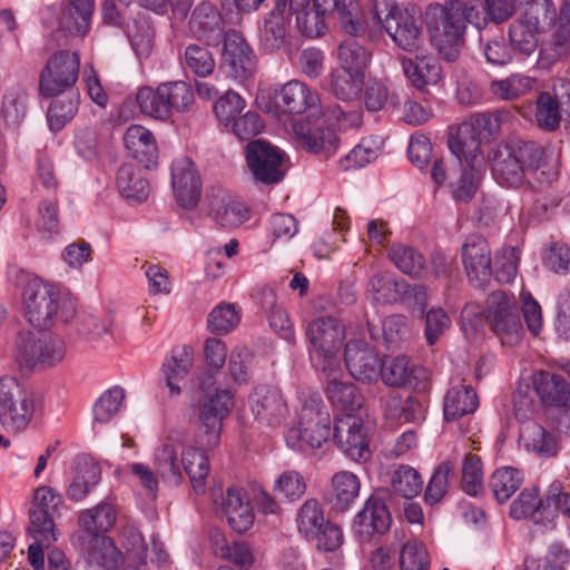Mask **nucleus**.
I'll return each mask as SVG.
<instances>
[{
	"instance_id": "f257e3e1",
	"label": "nucleus",
	"mask_w": 570,
	"mask_h": 570,
	"mask_svg": "<svg viewBox=\"0 0 570 570\" xmlns=\"http://www.w3.org/2000/svg\"><path fill=\"white\" fill-rule=\"evenodd\" d=\"M8 279L22 288V306L26 321L39 331L51 328L57 322L69 323L77 314V301L57 284L12 266Z\"/></svg>"
},
{
	"instance_id": "f03ea898",
	"label": "nucleus",
	"mask_w": 570,
	"mask_h": 570,
	"mask_svg": "<svg viewBox=\"0 0 570 570\" xmlns=\"http://www.w3.org/2000/svg\"><path fill=\"white\" fill-rule=\"evenodd\" d=\"M489 158L493 178L508 187L520 186L527 175H532L542 185H550L559 175L554 166L548 165L543 147L534 141L499 144Z\"/></svg>"
},
{
	"instance_id": "7ed1b4c3",
	"label": "nucleus",
	"mask_w": 570,
	"mask_h": 570,
	"mask_svg": "<svg viewBox=\"0 0 570 570\" xmlns=\"http://www.w3.org/2000/svg\"><path fill=\"white\" fill-rule=\"evenodd\" d=\"M298 423L287 430L286 444L298 452L314 453L331 440V415L317 393H303Z\"/></svg>"
},
{
	"instance_id": "20e7f679",
	"label": "nucleus",
	"mask_w": 570,
	"mask_h": 570,
	"mask_svg": "<svg viewBox=\"0 0 570 570\" xmlns=\"http://www.w3.org/2000/svg\"><path fill=\"white\" fill-rule=\"evenodd\" d=\"M195 446H186L178 459L177 448L173 444H164L155 452V466L157 473L168 482L178 484L183 478L181 469L188 475L190 484L197 494L205 493L206 479L209 473V459L205 450Z\"/></svg>"
},
{
	"instance_id": "39448f33",
	"label": "nucleus",
	"mask_w": 570,
	"mask_h": 570,
	"mask_svg": "<svg viewBox=\"0 0 570 570\" xmlns=\"http://www.w3.org/2000/svg\"><path fill=\"white\" fill-rule=\"evenodd\" d=\"M431 39L446 61H454L464 42V2L431 3L426 11Z\"/></svg>"
},
{
	"instance_id": "423d86ee",
	"label": "nucleus",
	"mask_w": 570,
	"mask_h": 570,
	"mask_svg": "<svg viewBox=\"0 0 570 570\" xmlns=\"http://www.w3.org/2000/svg\"><path fill=\"white\" fill-rule=\"evenodd\" d=\"M305 337L315 368L333 375L340 368L338 353L345 340L344 324L335 316H318L306 325Z\"/></svg>"
},
{
	"instance_id": "0eeeda50",
	"label": "nucleus",
	"mask_w": 570,
	"mask_h": 570,
	"mask_svg": "<svg viewBox=\"0 0 570 570\" xmlns=\"http://www.w3.org/2000/svg\"><path fill=\"white\" fill-rule=\"evenodd\" d=\"M508 114L504 111L481 112L472 115L469 120L462 122L455 134L448 139L450 151L462 161V157L469 160H484L480 145L499 136L501 125Z\"/></svg>"
},
{
	"instance_id": "6e6552de",
	"label": "nucleus",
	"mask_w": 570,
	"mask_h": 570,
	"mask_svg": "<svg viewBox=\"0 0 570 570\" xmlns=\"http://www.w3.org/2000/svg\"><path fill=\"white\" fill-rule=\"evenodd\" d=\"M259 106L266 114L284 122L283 118L289 115L321 114L318 94L299 80L269 88L267 95L261 96Z\"/></svg>"
},
{
	"instance_id": "1a4fd4ad",
	"label": "nucleus",
	"mask_w": 570,
	"mask_h": 570,
	"mask_svg": "<svg viewBox=\"0 0 570 570\" xmlns=\"http://www.w3.org/2000/svg\"><path fill=\"white\" fill-rule=\"evenodd\" d=\"M373 14L400 49L413 52L422 46L423 30L420 18L400 8L394 0H374Z\"/></svg>"
},
{
	"instance_id": "9d476101",
	"label": "nucleus",
	"mask_w": 570,
	"mask_h": 570,
	"mask_svg": "<svg viewBox=\"0 0 570 570\" xmlns=\"http://www.w3.org/2000/svg\"><path fill=\"white\" fill-rule=\"evenodd\" d=\"M35 412L33 395L17 379H0V422L10 432L27 429Z\"/></svg>"
},
{
	"instance_id": "9b49d317",
	"label": "nucleus",
	"mask_w": 570,
	"mask_h": 570,
	"mask_svg": "<svg viewBox=\"0 0 570 570\" xmlns=\"http://www.w3.org/2000/svg\"><path fill=\"white\" fill-rule=\"evenodd\" d=\"M485 320L503 345H515L523 336L519 307L513 296L503 291L492 292L487 298Z\"/></svg>"
},
{
	"instance_id": "f8f14e48",
	"label": "nucleus",
	"mask_w": 570,
	"mask_h": 570,
	"mask_svg": "<svg viewBox=\"0 0 570 570\" xmlns=\"http://www.w3.org/2000/svg\"><path fill=\"white\" fill-rule=\"evenodd\" d=\"M80 57L77 52L59 50L46 62L39 73V92L52 98L71 89L79 76Z\"/></svg>"
},
{
	"instance_id": "ddd939ff",
	"label": "nucleus",
	"mask_w": 570,
	"mask_h": 570,
	"mask_svg": "<svg viewBox=\"0 0 570 570\" xmlns=\"http://www.w3.org/2000/svg\"><path fill=\"white\" fill-rule=\"evenodd\" d=\"M234 406V395L229 390H216L198 400V417L202 423V434L198 444L208 449L215 448L220 439L223 421Z\"/></svg>"
},
{
	"instance_id": "4468645a",
	"label": "nucleus",
	"mask_w": 570,
	"mask_h": 570,
	"mask_svg": "<svg viewBox=\"0 0 570 570\" xmlns=\"http://www.w3.org/2000/svg\"><path fill=\"white\" fill-rule=\"evenodd\" d=\"M246 163L254 178L264 184H276L285 176V154L265 140H252L245 148Z\"/></svg>"
},
{
	"instance_id": "2eb2a0df",
	"label": "nucleus",
	"mask_w": 570,
	"mask_h": 570,
	"mask_svg": "<svg viewBox=\"0 0 570 570\" xmlns=\"http://www.w3.org/2000/svg\"><path fill=\"white\" fill-rule=\"evenodd\" d=\"M278 7H287L288 16L295 17L302 36L315 39L327 29L326 19L331 14L333 0H273Z\"/></svg>"
},
{
	"instance_id": "dca6fc26",
	"label": "nucleus",
	"mask_w": 570,
	"mask_h": 570,
	"mask_svg": "<svg viewBox=\"0 0 570 570\" xmlns=\"http://www.w3.org/2000/svg\"><path fill=\"white\" fill-rule=\"evenodd\" d=\"M66 355V343L58 336L36 338L33 334H20L17 357L28 367L40 365L52 367L60 363Z\"/></svg>"
},
{
	"instance_id": "f3484780",
	"label": "nucleus",
	"mask_w": 570,
	"mask_h": 570,
	"mask_svg": "<svg viewBox=\"0 0 570 570\" xmlns=\"http://www.w3.org/2000/svg\"><path fill=\"white\" fill-rule=\"evenodd\" d=\"M333 440L341 452L354 462H366L371 458L367 433L361 417L353 414L337 416Z\"/></svg>"
},
{
	"instance_id": "a211bd4d",
	"label": "nucleus",
	"mask_w": 570,
	"mask_h": 570,
	"mask_svg": "<svg viewBox=\"0 0 570 570\" xmlns=\"http://www.w3.org/2000/svg\"><path fill=\"white\" fill-rule=\"evenodd\" d=\"M220 66L236 80H246L254 73L256 55L239 31L225 32Z\"/></svg>"
},
{
	"instance_id": "6ab92c4d",
	"label": "nucleus",
	"mask_w": 570,
	"mask_h": 570,
	"mask_svg": "<svg viewBox=\"0 0 570 570\" xmlns=\"http://www.w3.org/2000/svg\"><path fill=\"white\" fill-rule=\"evenodd\" d=\"M461 259L473 286L483 287L490 282L492 276L491 249L483 236L471 234L465 238L461 247Z\"/></svg>"
},
{
	"instance_id": "aec40b11",
	"label": "nucleus",
	"mask_w": 570,
	"mask_h": 570,
	"mask_svg": "<svg viewBox=\"0 0 570 570\" xmlns=\"http://www.w3.org/2000/svg\"><path fill=\"white\" fill-rule=\"evenodd\" d=\"M171 187L179 206L186 209L197 206L202 196V179L190 158L181 156L174 159Z\"/></svg>"
},
{
	"instance_id": "412c9836",
	"label": "nucleus",
	"mask_w": 570,
	"mask_h": 570,
	"mask_svg": "<svg viewBox=\"0 0 570 570\" xmlns=\"http://www.w3.org/2000/svg\"><path fill=\"white\" fill-rule=\"evenodd\" d=\"M344 361L350 374L357 381L371 383L380 376L381 360L363 340L347 341Z\"/></svg>"
},
{
	"instance_id": "4be33fe9",
	"label": "nucleus",
	"mask_w": 570,
	"mask_h": 570,
	"mask_svg": "<svg viewBox=\"0 0 570 570\" xmlns=\"http://www.w3.org/2000/svg\"><path fill=\"white\" fill-rule=\"evenodd\" d=\"M249 406L255 419L267 426L279 425L288 412L282 393L266 385L254 390L249 396Z\"/></svg>"
},
{
	"instance_id": "5701e85b",
	"label": "nucleus",
	"mask_w": 570,
	"mask_h": 570,
	"mask_svg": "<svg viewBox=\"0 0 570 570\" xmlns=\"http://www.w3.org/2000/svg\"><path fill=\"white\" fill-rule=\"evenodd\" d=\"M392 524L387 505L381 498L370 497L363 509L354 518V531L363 541L374 534H384Z\"/></svg>"
},
{
	"instance_id": "b1692460",
	"label": "nucleus",
	"mask_w": 570,
	"mask_h": 570,
	"mask_svg": "<svg viewBox=\"0 0 570 570\" xmlns=\"http://www.w3.org/2000/svg\"><path fill=\"white\" fill-rule=\"evenodd\" d=\"M289 17L287 7H278L274 2L273 10L264 17L258 29L262 50L274 52L285 48L289 39Z\"/></svg>"
},
{
	"instance_id": "393cba45",
	"label": "nucleus",
	"mask_w": 570,
	"mask_h": 570,
	"mask_svg": "<svg viewBox=\"0 0 570 570\" xmlns=\"http://www.w3.org/2000/svg\"><path fill=\"white\" fill-rule=\"evenodd\" d=\"M532 384L544 406L570 409V383L561 374L538 371L532 376Z\"/></svg>"
},
{
	"instance_id": "a878e982",
	"label": "nucleus",
	"mask_w": 570,
	"mask_h": 570,
	"mask_svg": "<svg viewBox=\"0 0 570 570\" xmlns=\"http://www.w3.org/2000/svg\"><path fill=\"white\" fill-rule=\"evenodd\" d=\"M540 21L531 11L514 19L509 27V41L517 57H530L539 46Z\"/></svg>"
},
{
	"instance_id": "bb28decb",
	"label": "nucleus",
	"mask_w": 570,
	"mask_h": 570,
	"mask_svg": "<svg viewBox=\"0 0 570 570\" xmlns=\"http://www.w3.org/2000/svg\"><path fill=\"white\" fill-rule=\"evenodd\" d=\"M188 28L190 33L207 43H217L224 33V22L218 9L203 1L191 12Z\"/></svg>"
},
{
	"instance_id": "cd10ccee",
	"label": "nucleus",
	"mask_w": 570,
	"mask_h": 570,
	"mask_svg": "<svg viewBox=\"0 0 570 570\" xmlns=\"http://www.w3.org/2000/svg\"><path fill=\"white\" fill-rule=\"evenodd\" d=\"M85 546L86 564L94 570H116L125 561L122 552L108 535L87 538Z\"/></svg>"
},
{
	"instance_id": "c85d7f7f",
	"label": "nucleus",
	"mask_w": 570,
	"mask_h": 570,
	"mask_svg": "<svg viewBox=\"0 0 570 570\" xmlns=\"http://www.w3.org/2000/svg\"><path fill=\"white\" fill-rule=\"evenodd\" d=\"M210 214L214 220L225 228L238 227L250 218L249 208L226 191H219L213 197Z\"/></svg>"
},
{
	"instance_id": "c756f323",
	"label": "nucleus",
	"mask_w": 570,
	"mask_h": 570,
	"mask_svg": "<svg viewBox=\"0 0 570 570\" xmlns=\"http://www.w3.org/2000/svg\"><path fill=\"white\" fill-rule=\"evenodd\" d=\"M293 132L303 147L314 154L330 151L336 141L335 132L325 126V121L320 118L317 122L313 124L302 120L295 121Z\"/></svg>"
},
{
	"instance_id": "7c9ffc66",
	"label": "nucleus",
	"mask_w": 570,
	"mask_h": 570,
	"mask_svg": "<svg viewBox=\"0 0 570 570\" xmlns=\"http://www.w3.org/2000/svg\"><path fill=\"white\" fill-rule=\"evenodd\" d=\"M223 509L230 528L238 533L249 530L255 520L254 510L239 488H229L223 500Z\"/></svg>"
},
{
	"instance_id": "2f4dec72",
	"label": "nucleus",
	"mask_w": 570,
	"mask_h": 570,
	"mask_svg": "<svg viewBox=\"0 0 570 570\" xmlns=\"http://www.w3.org/2000/svg\"><path fill=\"white\" fill-rule=\"evenodd\" d=\"M124 142L131 157L146 168L156 163L158 148L149 129L140 125H131L124 135Z\"/></svg>"
},
{
	"instance_id": "473e14b6",
	"label": "nucleus",
	"mask_w": 570,
	"mask_h": 570,
	"mask_svg": "<svg viewBox=\"0 0 570 570\" xmlns=\"http://www.w3.org/2000/svg\"><path fill=\"white\" fill-rule=\"evenodd\" d=\"M117 521V509L114 502L102 501L90 509L79 513L78 524L87 538L105 535L110 531Z\"/></svg>"
},
{
	"instance_id": "72a5a7b5",
	"label": "nucleus",
	"mask_w": 570,
	"mask_h": 570,
	"mask_svg": "<svg viewBox=\"0 0 570 570\" xmlns=\"http://www.w3.org/2000/svg\"><path fill=\"white\" fill-rule=\"evenodd\" d=\"M401 65L405 77L420 90L436 85L442 78V67L434 58L421 57L413 60L403 57Z\"/></svg>"
},
{
	"instance_id": "f704fd0d",
	"label": "nucleus",
	"mask_w": 570,
	"mask_h": 570,
	"mask_svg": "<svg viewBox=\"0 0 570 570\" xmlns=\"http://www.w3.org/2000/svg\"><path fill=\"white\" fill-rule=\"evenodd\" d=\"M332 508L338 512L347 511L356 501L361 490L360 478L350 471H338L332 476Z\"/></svg>"
},
{
	"instance_id": "c9c22d12",
	"label": "nucleus",
	"mask_w": 570,
	"mask_h": 570,
	"mask_svg": "<svg viewBox=\"0 0 570 570\" xmlns=\"http://www.w3.org/2000/svg\"><path fill=\"white\" fill-rule=\"evenodd\" d=\"M95 0H68L60 26L71 35L85 36L91 27Z\"/></svg>"
},
{
	"instance_id": "e433bc0d",
	"label": "nucleus",
	"mask_w": 570,
	"mask_h": 570,
	"mask_svg": "<svg viewBox=\"0 0 570 570\" xmlns=\"http://www.w3.org/2000/svg\"><path fill=\"white\" fill-rule=\"evenodd\" d=\"M372 53L355 39H346L337 47L336 60L341 69L366 77Z\"/></svg>"
},
{
	"instance_id": "4c0bfd02",
	"label": "nucleus",
	"mask_w": 570,
	"mask_h": 570,
	"mask_svg": "<svg viewBox=\"0 0 570 570\" xmlns=\"http://www.w3.org/2000/svg\"><path fill=\"white\" fill-rule=\"evenodd\" d=\"M478 406V395L471 386H453L444 396V419L448 422L455 421L463 415L473 413Z\"/></svg>"
},
{
	"instance_id": "58836bf2",
	"label": "nucleus",
	"mask_w": 570,
	"mask_h": 570,
	"mask_svg": "<svg viewBox=\"0 0 570 570\" xmlns=\"http://www.w3.org/2000/svg\"><path fill=\"white\" fill-rule=\"evenodd\" d=\"M389 258L397 269L413 278H423L428 274L424 255L413 246L393 244L389 249Z\"/></svg>"
},
{
	"instance_id": "ea45409f",
	"label": "nucleus",
	"mask_w": 570,
	"mask_h": 570,
	"mask_svg": "<svg viewBox=\"0 0 570 570\" xmlns=\"http://www.w3.org/2000/svg\"><path fill=\"white\" fill-rule=\"evenodd\" d=\"M521 439L527 451L542 459L554 458L560 451L556 435L537 423L527 425L521 433Z\"/></svg>"
},
{
	"instance_id": "a19ab883",
	"label": "nucleus",
	"mask_w": 570,
	"mask_h": 570,
	"mask_svg": "<svg viewBox=\"0 0 570 570\" xmlns=\"http://www.w3.org/2000/svg\"><path fill=\"white\" fill-rule=\"evenodd\" d=\"M191 366V347L183 345L173 348L170 358L163 365L166 384L171 395L180 394L179 382L185 379Z\"/></svg>"
},
{
	"instance_id": "79ce46f5",
	"label": "nucleus",
	"mask_w": 570,
	"mask_h": 570,
	"mask_svg": "<svg viewBox=\"0 0 570 570\" xmlns=\"http://www.w3.org/2000/svg\"><path fill=\"white\" fill-rule=\"evenodd\" d=\"M179 62L186 72L195 77H209L216 67V62L210 50L198 43H190L179 52Z\"/></svg>"
},
{
	"instance_id": "37998d69",
	"label": "nucleus",
	"mask_w": 570,
	"mask_h": 570,
	"mask_svg": "<svg viewBox=\"0 0 570 570\" xmlns=\"http://www.w3.org/2000/svg\"><path fill=\"white\" fill-rule=\"evenodd\" d=\"M399 562L401 570H429L431 559L425 543L415 538H403L399 544Z\"/></svg>"
},
{
	"instance_id": "c03bdc74",
	"label": "nucleus",
	"mask_w": 570,
	"mask_h": 570,
	"mask_svg": "<svg viewBox=\"0 0 570 570\" xmlns=\"http://www.w3.org/2000/svg\"><path fill=\"white\" fill-rule=\"evenodd\" d=\"M101 469L92 461H83L77 466L76 475L66 494L71 501H81L100 482Z\"/></svg>"
},
{
	"instance_id": "a18cd8bd",
	"label": "nucleus",
	"mask_w": 570,
	"mask_h": 570,
	"mask_svg": "<svg viewBox=\"0 0 570 570\" xmlns=\"http://www.w3.org/2000/svg\"><path fill=\"white\" fill-rule=\"evenodd\" d=\"M214 550L218 558L230 562L239 570H249L255 562L249 544L243 540L215 539Z\"/></svg>"
},
{
	"instance_id": "49530a36",
	"label": "nucleus",
	"mask_w": 570,
	"mask_h": 570,
	"mask_svg": "<svg viewBox=\"0 0 570 570\" xmlns=\"http://www.w3.org/2000/svg\"><path fill=\"white\" fill-rule=\"evenodd\" d=\"M116 184L122 197L136 202H144L149 195V183L137 173L132 165L124 164L119 167Z\"/></svg>"
},
{
	"instance_id": "de8ad7c7",
	"label": "nucleus",
	"mask_w": 570,
	"mask_h": 570,
	"mask_svg": "<svg viewBox=\"0 0 570 570\" xmlns=\"http://www.w3.org/2000/svg\"><path fill=\"white\" fill-rule=\"evenodd\" d=\"M331 89L343 101L357 99L363 91L365 77L335 67L331 73Z\"/></svg>"
},
{
	"instance_id": "09e8293b",
	"label": "nucleus",
	"mask_w": 570,
	"mask_h": 570,
	"mask_svg": "<svg viewBox=\"0 0 570 570\" xmlns=\"http://www.w3.org/2000/svg\"><path fill=\"white\" fill-rule=\"evenodd\" d=\"M414 366L407 356L401 355L381 362L380 375L382 381L394 387L413 385L416 377H413Z\"/></svg>"
},
{
	"instance_id": "8fccbe9b",
	"label": "nucleus",
	"mask_w": 570,
	"mask_h": 570,
	"mask_svg": "<svg viewBox=\"0 0 570 570\" xmlns=\"http://www.w3.org/2000/svg\"><path fill=\"white\" fill-rule=\"evenodd\" d=\"M522 473L511 466L497 469L489 481V487L498 502L508 501L521 487Z\"/></svg>"
},
{
	"instance_id": "3c124183",
	"label": "nucleus",
	"mask_w": 570,
	"mask_h": 570,
	"mask_svg": "<svg viewBox=\"0 0 570 570\" xmlns=\"http://www.w3.org/2000/svg\"><path fill=\"white\" fill-rule=\"evenodd\" d=\"M546 511L552 518V505L547 504V493L540 498L538 488L524 489L511 503L510 517L515 520L525 519L537 511Z\"/></svg>"
},
{
	"instance_id": "603ef678",
	"label": "nucleus",
	"mask_w": 570,
	"mask_h": 570,
	"mask_svg": "<svg viewBox=\"0 0 570 570\" xmlns=\"http://www.w3.org/2000/svg\"><path fill=\"white\" fill-rule=\"evenodd\" d=\"M465 163L459 180L451 185L452 196L456 202H469L472 199L478 190L481 174L479 166L483 164V160H469L466 157H462V163Z\"/></svg>"
},
{
	"instance_id": "864d4df0",
	"label": "nucleus",
	"mask_w": 570,
	"mask_h": 570,
	"mask_svg": "<svg viewBox=\"0 0 570 570\" xmlns=\"http://www.w3.org/2000/svg\"><path fill=\"white\" fill-rule=\"evenodd\" d=\"M165 97L169 117L175 112L186 111L195 100L194 89L190 83L176 80L160 83Z\"/></svg>"
},
{
	"instance_id": "5fc2aeb1",
	"label": "nucleus",
	"mask_w": 570,
	"mask_h": 570,
	"mask_svg": "<svg viewBox=\"0 0 570 570\" xmlns=\"http://www.w3.org/2000/svg\"><path fill=\"white\" fill-rule=\"evenodd\" d=\"M535 80L529 76L513 73L505 79L492 80L490 91L501 100H513L528 94Z\"/></svg>"
},
{
	"instance_id": "6e6d98bb",
	"label": "nucleus",
	"mask_w": 570,
	"mask_h": 570,
	"mask_svg": "<svg viewBox=\"0 0 570 570\" xmlns=\"http://www.w3.org/2000/svg\"><path fill=\"white\" fill-rule=\"evenodd\" d=\"M326 394L334 406L343 410L354 411L363 403L362 395L352 382L338 381L335 377L328 382Z\"/></svg>"
},
{
	"instance_id": "4d7b16f0",
	"label": "nucleus",
	"mask_w": 570,
	"mask_h": 570,
	"mask_svg": "<svg viewBox=\"0 0 570 570\" xmlns=\"http://www.w3.org/2000/svg\"><path fill=\"white\" fill-rule=\"evenodd\" d=\"M79 101V94L73 92L67 98L56 99L50 104L47 112V119L51 131H60L75 118L78 111Z\"/></svg>"
},
{
	"instance_id": "13d9d810",
	"label": "nucleus",
	"mask_w": 570,
	"mask_h": 570,
	"mask_svg": "<svg viewBox=\"0 0 570 570\" xmlns=\"http://www.w3.org/2000/svg\"><path fill=\"white\" fill-rule=\"evenodd\" d=\"M391 487L395 493L412 499L421 493L423 480L414 468L401 464L392 472Z\"/></svg>"
},
{
	"instance_id": "bf43d9fd",
	"label": "nucleus",
	"mask_w": 570,
	"mask_h": 570,
	"mask_svg": "<svg viewBox=\"0 0 570 570\" xmlns=\"http://www.w3.org/2000/svg\"><path fill=\"white\" fill-rule=\"evenodd\" d=\"M125 396V390L120 386L105 391L94 405V424L109 423L120 411Z\"/></svg>"
},
{
	"instance_id": "052dcab7",
	"label": "nucleus",
	"mask_w": 570,
	"mask_h": 570,
	"mask_svg": "<svg viewBox=\"0 0 570 570\" xmlns=\"http://www.w3.org/2000/svg\"><path fill=\"white\" fill-rule=\"evenodd\" d=\"M136 101L140 111L146 116L158 120L170 118L160 85L155 89L149 86L140 88L137 91Z\"/></svg>"
},
{
	"instance_id": "680f3d73",
	"label": "nucleus",
	"mask_w": 570,
	"mask_h": 570,
	"mask_svg": "<svg viewBox=\"0 0 570 570\" xmlns=\"http://www.w3.org/2000/svg\"><path fill=\"white\" fill-rule=\"evenodd\" d=\"M383 146L380 136H371L363 138L345 157L343 166L346 170L356 169L368 165L375 160Z\"/></svg>"
},
{
	"instance_id": "e2e57ef3",
	"label": "nucleus",
	"mask_w": 570,
	"mask_h": 570,
	"mask_svg": "<svg viewBox=\"0 0 570 570\" xmlns=\"http://www.w3.org/2000/svg\"><path fill=\"white\" fill-rule=\"evenodd\" d=\"M239 321L240 314L235 304L223 302L208 314L207 326L213 334L226 335L239 324Z\"/></svg>"
},
{
	"instance_id": "0e129e2a",
	"label": "nucleus",
	"mask_w": 570,
	"mask_h": 570,
	"mask_svg": "<svg viewBox=\"0 0 570 570\" xmlns=\"http://www.w3.org/2000/svg\"><path fill=\"white\" fill-rule=\"evenodd\" d=\"M128 37L137 57L147 58L151 53L155 45V30L148 17H138L134 21Z\"/></svg>"
},
{
	"instance_id": "69168bd1",
	"label": "nucleus",
	"mask_w": 570,
	"mask_h": 570,
	"mask_svg": "<svg viewBox=\"0 0 570 570\" xmlns=\"http://www.w3.org/2000/svg\"><path fill=\"white\" fill-rule=\"evenodd\" d=\"M405 282L396 281L390 274H374L368 284L367 291L374 294V299L379 303H394L401 298Z\"/></svg>"
},
{
	"instance_id": "338daca9",
	"label": "nucleus",
	"mask_w": 570,
	"mask_h": 570,
	"mask_svg": "<svg viewBox=\"0 0 570 570\" xmlns=\"http://www.w3.org/2000/svg\"><path fill=\"white\" fill-rule=\"evenodd\" d=\"M335 10L338 13L340 22L344 31L353 37H362L365 33V26L360 13L356 0H333Z\"/></svg>"
},
{
	"instance_id": "774afa93",
	"label": "nucleus",
	"mask_w": 570,
	"mask_h": 570,
	"mask_svg": "<svg viewBox=\"0 0 570 570\" xmlns=\"http://www.w3.org/2000/svg\"><path fill=\"white\" fill-rule=\"evenodd\" d=\"M542 263L549 271L567 275L570 273V245L564 242H551L542 253Z\"/></svg>"
}]
</instances>
